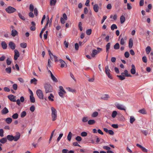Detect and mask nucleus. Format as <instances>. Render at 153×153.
<instances>
[{"mask_svg": "<svg viewBox=\"0 0 153 153\" xmlns=\"http://www.w3.org/2000/svg\"><path fill=\"white\" fill-rule=\"evenodd\" d=\"M51 114L52 120L54 121L56 120L57 118V112L55 108L53 107H51Z\"/></svg>", "mask_w": 153, "mask_h": 153, "instance_id": "obj_1", "label": "nucleus"}, {"mask_svg": "<svg viewBox=\"0 0 153 153\" xmlns=\"http://www.w3.org/2000/svg\"><path fill=\"white\" fill-rule=\"evenodd\" d=\"M44 88L46 93L51 92L53 91L52 87L50 84H45V85Z\"/></svg>", "mask_w": 153, "mask_h": 153, "instance_id": "obj_2", "label": "nucleus"}, {"mask_svg": "<svg viewBox=\"0 0 153 153\" xmlns=\"http://www.w3.org/2000/svg\"><path fill=\"white\" fill-rule=\"evenodd\" d=\"M5 10L8 13H12L15 12L16 10L14 8L9 6L6 8Z\"/></svg>", "mask_w": 153, "mask_h": 153, "instance_id": "obj_3", "label": "nucleus"}, {"mask_svg": "<svg viewBox=\"0 0 153 153\" xmlns=\"http://www.w3.org/2000/svg\"><path fill=\"white\" fill-rule=\"evenodd\" d=\"M36 94L39 99L43 100L44 99V95L42 91L40 89H38L36 91Z\"/></svg>", "mask_w": 153, "mask_h": 153, "instance_id": "obj_4", "label": "nucleus"}, {"mask_svg": "<svg viewBox=\"0 0 153 153\" xmlns=\"http://www.w3.org/2000/svg\"><path fill=\"white\" fill-rule=\"evenodd\" d=\"M105 72L106 74L108 76V77L110 79H112V77L111 75L110 74V70L109 69L108 66L106 65L105 68Z\"/></svg>", "mask_w": 153, "mask_h": 153, "instance_id": "obj_5", "label": "nucleus"}, {"mask_svg": "<svg viewBox=\"0 0 153 153\" xmlns=\"http://www.w3.org/2000/svg\"><path fill=\"white\" fill-rule=\"evenodd\" d=\"M115 105L116 107L119 109L121 110H126L125 107L123 105L119 103H117L115 104Z\"/></svg>", "mask_w": 153, "mask_h": 153, "instance_id": "obj_6", "label": "nucleus"}, {"mask_svg": "<svg viewBox=\"0 0 153 153\" xmlns=\"http://www.w3.org/2000/svg\"><path fill=\"white\" fill-rule=\"evenodd\" d=\"M20 134L19 132H16L15 136H13V140L15 141H17L20 138Z\"/></svg>", "mask_w": 153, "mask_h": 153, "instance_id": "obj_7", "label": "nucleus"}, {"mask_svg": "<svg viewBox=\"0 0 153 153\" xmlns=\"http://www.w3.org/2000/svg\"><path fill=\"white\" fill-rule=\"evenodd\" d=\"M14 59L15 60H16L19 56L20 54L19 52L17 50H14Z\"/></svg>", "mask_w": 153, "mask_h": 153, "instance_id": "obj_8", "label": "nucleus"}, {"mask_svg": "<svg viewBox=\"0 0 153 153\" xmlns=\"http://www.w3.org/2000/svg\"><path fill=\"white\" fill-rule=\"evenodd\" d=\"M8 99L11 101L15 102L16 100L15 99L16 97L12 94L9 95L7 97Z\"/></svg>", "mask_w": 153, "mask_h": 153, "instance_id": "obj_9", "label": "nucleus"}, {"mask_svg": "<svg viewBox=\"0 0 153 153\" xmlns=\"http://www.w3.org/2000/svg\"><path fill=\"white\" fill-rule=\"evenodd\" d=\"M9 45L12 50H14L15 48V45L13 42H10L9 44Z\"/></svg>", "mask_w": 153, "mask_h": 153, "instance_id": "obj_10", "label": "nucleus"}, {"mask_svg": "<svg viewBox=\"0 0 153 153\" xmlns=\"http://www.w3.org/2000/svg\"><path fill=\"white\" fill-rule=\"evenodd\" d=\"M59 62L61 63L60 67L61 68H62L65 67V66H67L66 64L63 60L60 59L59 60Z\"/></svg>", "mask_w": 153, "mask_h": 153, "instance_id": "obj_11", "label": "nucleus"}, {"mask_svg": "<svg viewBox=\"0 0 153 153\" xmlns=\"http://www.w3.org/2000/svg\"><path fill=\"white\" fill-rule=\"evenodd\" d=\"M9 111L7 108L6 107H4L1 111V113L2 114H6L8 113Z\"/></svg>", "mask_w": 153, "mask_h": 153, "instance_id": "obj_12", "label": "nucleus"}, {"mask_svg": "<svg viewBox=\"0 0 153 153\" xmlns=\"http://www.w3.org/2000/svg\"><path fill=\"white\" fill-rule=\"evenodd\" d=\"M110 97L108 94H105L103 95L101 97V99L104 100H108Z\"/></svg>", "mask_w": 153, "mask_h": 153, "instance_id": "obj_13", "label": "nucleus"}, {"mask_svg": "<svg viewBox=\"0 0 153 153\" xmlns=\"http://www.w3.org/2000/svg\"><path fill=\"white\" fill-rule=\"evenodd\" d=\"M18 32L15 30L13 29L12 30L11 35L13 36L14 37L18 35Z\"/></svg>", "mask_w": 153, "mask_h": 153, "instance_id": "obj_14", "label": "nucleus"}, {"mask_svg": "<svg viewBox=\"0 0 153 153\" xmlns=\"http://www.w3.org/2000/svg\"><path fill=\"white\" fill-rule=\"evenodd\" d=\"M99 6L97 4H96L94 5L93 9L94 11L96 12H97L99 10Z\"/></svg>", "mask_w": 153, "mask_h": 153, "instance_id": "obj_15", "label": "nucleus"}, {"mask_svg": "<svg viewBox=\"0 0 153 153\" xmlns=\"http://www.w3.org/2000/svg\"><path fill=\"white\" fill-rule=\"evenodd\" d=\"M1 45L3 49H5L7 47V44L4 41H3L1 43Z\"/></svg>", "mask_w": 153, "mask_h": 153, "instance_id": "obj_16", "label": "nucleus"}, {"mask_svg": "<svg viewBox=\"0 0 153 153\" xmlns=\"http://www.w3.org/2000/svg\"><path fill=\"white\" fill-rule=\"evenodd\" d=\"M120 22L121 24L124 23L126 20L125 17L123 16H121L120 17Z\"/></svg>", "mask_w": 153, "mask_h": 153, "instance_id": "obj_17", "label": "nucleus"}, {"mask_svg": "<svg viewBox=\"0 0 153 153\" xmlns=\"http://www.w3.org/2000/svg\"><path fill=\"white\" fill-rule=\"evenodd\" d=\"M13 136L12 135H8L7 137V139L9 141H12L13 140Z\"/></svg>", "mask_w": 153, "mask_h": 153, "instance_id": "obj_18", "label": "nucleus"}, {"mask_svg": "<svg viewBox=\"0 0 153 153\" xmlns=\"http://www.w3.org/2000/svg\"><path fill=\"white\" fill-rule=\"evenodd\" d=\"M110 45L111 44L110 42L108 43L106 45V52L108 53H109V50L110 48Z\"/></svg>", "mask_w": 153, "mask_h": 153, "instance_id": "obj_19", "label": "nucleus"}, {"mask_svg": "<svg viewBox=\"0 0 153 153\" xmlns=\"http://www.w3.org/2000/svg\"><path fill=\"white\" fill-rule=\"evenodd\" d=\"M95 121L94 120H90L88 121V124L90 125H93L95 124Z\"/></svg>", "mask_w": 153, "mask_h": 153, "instance_id": "obj_20", "label": "nucleus"}, {"mask_svg": "<svg viewBox=\"0 0 153 153\" xmlns=\"http://www.w3.org/2000/svg\"><path fill=\"white\" fill-rule=\"evenodd\" d=\"M98 53V51L94 49L93 50L91 54V56L92 57H94Z\"/></svg>", "mask_w": 153, "mask_h": 153, "instance_id": "obj_21", "label": "nucleus"}, {"mask_svg": "<svg viewBox=\"0 0 153 153\" xmlns=\"http://www.w3.org/2000/svg\"><path fill=\"white\" fill-rule=\"evenodd\" d=\"M129 47L130 48H131L133 45V40L131 39H130L129 41Z\"/></svg>", "mask_w": 153, "mask_h": 153, "instance_id": "obj_22", "label": "nucleus"}, {"mask_svg": "<svg viewBox=\"0 0 153 153\" xmlns=\"http://www.w3.org/2000/svg\"><path fill=\"white\" fill-rule=\"evenodd\" d=\"M151 50V48L150 46H148L146 49V51L147 54H149Z\"/></svg>", "mask_w": 153, "mask_h": 153, "instance_id": "obj_23", "label": "nucleus"}, {"mask_svg": "<svg viewBox=\"0 0 153 153\" xmlns=\"http://www.w3.org/2000/svg\"><path fill=\"white\" fill-rule=\"evenodd\" d=\"M30 100L31 102L32 103H34L35 102V99L33 96V95H30Z\"/></svg>", "mask_w": 153, "mask_h": 153, "instance_id": "obj_24", "label": "nucleus"}, {"mask_svg": "<svg viewBox=\"0 0 153 153\" xmlns=\"http://www.w3.org/2000/svg\"><path fill=\"white\" fill-rule=\"evenodd\" d=\"M12 118L10 117L7 118L5 120L6 122L8 124L12 122Z\"/></svg>", "mask_w": 153, "mask_h": 153, "instance_id": "obj_25", "label": "nucleus"}, {"mask_svg": "<svg viewBox=\"0 0 153 153\" xmlns=\"http://www.w3.org/2000/svg\"><path fill=\"white\" fill-rule=\"evenodd\" d=\"M72 136V134L71 132H70L67 136V139L68 141H70L71 140V137Z\"/></svg>", "mask_w": 153, "mask_h": 153, "instance_id": "obj_26", "label": "nucleus"}, {"mask_svg": "<svg viewBox=\"0 0 153 153\" xmlns=\"http://www.w3.org/2000/svg\"><path fill=\"white\" fill-rule=\"evenodd\" d=\"M7 141L6 138H3L0 139V142L2 144L4 143Z\"/></svg>", "mask_w": 153, "mask_h": 153, "instance_id": "obj_27", "label": "nucleus"}, {"mask_svg": "<svg viewBox=\"0 0 153 153\" xmlns=\"http://www.w3.org/2000/svg\"><path fill=\"white\" fill-rule=\"evenodd\" d=\"M111 28L112 30H114V29H117V27L116 24H113L111 25Z\"/></svg>", "mask_w": 153, "mask_h": 153, "instance_id": "obj_28", "label": "nucleus"}, {"mask_svg": "<svg viewBox=\"0 0 153 153\" xmlns=\"http://www.w3.org/2000/svg\"><path fill=\"white\" fill-rule=\"evenodd\" d=\"M54 97L52 94H50V95L48 97V99L49 100L51 101H53L54 100L53 99V98Z\"/></svg>", "mask_w": 153, "mask_h": 153, "instance_id": "obj_29", "label": "nucleus"}, {"mask_svg": "<svg viewBox=\"0 0 153 153\" xmlns=\"http://www.w3.org/2000/svg\"><path fill=\"white\" fill-rule=\"evenodd\" d=\"M117 114V112L116 111H113L111 114V117L113 118H114L116 116Z\"/></svg>", "mask_w": 153, "mask_h": 153, "instance_id": "obj_30", "label": "nucleus"}, {"mask_svg": "<svg viewBox=\"0 0 153 153\" xmlns=\"http://www.w3.org/2000/svg\"><path fill=\"white\" fill-rule=\"evenodd\" d=\"M135 119L133 116H131L130 117V122L131 123H133L135 121Z\"/></svg>", "mask_w": 153, "mask_h": 153, "instance_id": "obj_31", "label": "nucleus"}, {"mask_svg": "<svg viewBox=\"0 0 153 153\" xmlns=\"http://www.w3.org/2000/svg\"><path fill=\"white\" fill-rule=\"evenodd\" d=\"M51 78L52 80L55 82H57L58 81L56 78L55 77V76L53 75V74H51Z\"/></svg>", "mask_w": 153, "mask_h": 153, "instance_id": "obj_32", "label": "nucleus"}, {"mask_svg": "<svg viewBox=\"0 0 153 153\" xmlns=\"http://www.w3.org/2000/svg\"><path fill=\"white\" fill-rule=\"evenodd\" d=\"M56 0H50V5L51 6H54L56 2Z\"/></svg>", "mask_w": 153, "mask_h": 153, "instance_id": "obj_33", "label": "nucleus"}, {"mask_svg": "<svg viewBox=\"0 0 153 153\" xmlns=\"http://www.w3.org/2000/svg\"><path fill=\"white\" fill-rule=\"evenodd\" d=\"M66 93H64L63 91H59L58 94L62 98H64V95Z\"/></svg>", "mask_w": 153, "mask_h": 153, "instance_id": "obj_34", "label": "nucleus"}, {"mask_svg": "<svg viewBox=\"0 0 153 153\" xmlns=\"http://www.w3.org/2000/svg\"><path fill=\"white\" fill-rule=\"evenodd\" d=\"M20 46L21 47L23 48H25L27 46V44L26 43L23 42L20 44Z\"/></svg>", "mask_w": 153, "mask_h": 153, "instance_id": "obj_35", "label": "nucleus"}, {"mask_svg": "<svg viewBox=\"0 0 153 153\" xmlns=\"http://www.w3.org/2000/svg\"><path fill=\"white\" fill-rule=\"evenodd\" d=\"M124 72L125 73V76L127 77H131V76L128 74V71L126 70H125Z\"/></svg>", "mask_w": 153, "mask_h": 153, "instance_id": "obj_36", "label": "nucleus"}, {"mask_svg": "<svg viewBox=\"0 0 153 153\" xmlns=\"http://www.w3.org/2000/svg\"><path fill=\"white\" fill-rule=\"evenodd\" d=\"M98 114V113L97 111H95L94 112L91 114V117H95L97 116Z\"/></svg>", "mask_w": 153, "mask_h": 153, "instance_id": "obj_37", "label": "nucleus"}, {"mask_svg": "<svg viewBox=\"0 0 153 153\" xmlns=\"http://www.w3.org/2000/svg\"><path fill=\"white\" fill-rule=\"evenodd\" d=\"M114 48L115 49L117 50L120 48V45L118 43H116L114 46Z\"/></svg>", "mask_w": 153, "mask_h": 153, "instance_id": "obj_38", "label": "nucleus"}, {"mask_svg": "<svg viewBox=\"0 0 153 153\" xmlns=\"http://www.w3.org/2000/svg\"><path fill=\"white\" fill-rule=\"evenodd\" d=\"M37 80L35 78H33V79H31L30 80V83H34L35 85L36 84Z\"/></svg>", "mask_w": 153, "mask_h": 153, "instance_id": "obj_39", "label": "nucleus"}, {"mask_svg": "<svg viewBox=\"0 0 153 153\" xmlns=\"http://www.w3.org/2000/svg\"><path fill=\"white\" fill-rule=\"evenodd\" d=\"M26 115V112L25 111H23V112H22V113H21L20 116L22 118H23L25 117Z\"/></svg>", "mask_w": 153, "mask_h": 153, "instance_id": "obj_40", "label": "nucleus"}, {"mask_svg": "<svg viewBox=\"0 0 153 153\" xmlns=\"http://www.w3.org/2000/svg\"><path fill=\"white\" fill-rule=\"evenodd\" d=\"M18 114L17 113H16L12 116V117L13 119H16L18 118Z\"/></svg>", "mask_w": 153, "mask_h": 153, "instance_id": "obj_41", "label": "nucleus"}, {"mask_svg": "<svg viewBox=\"0 0 153 153\" xmlns=\"http://www.w3.org/2000/svg\"><path fill=\"white\" fill-rule=\"evenodd\" d=\"M88 118L87 117H85L82 118V121L83 122H86L88 121Z\"/></svg>", "mask_w": 153, "mask_h": 153, "instance_id": "obj_42", "label": "nucleus"}, {"mask_svg": "<svg viewBox=\"0 0 153 153\" xmlns=\"http://www.w3.org/2000/svg\"><path fill=\"white\" fill-rule=\"evenodd\" d=\"M18 16L19 18L22 20H25V17L23 16L20 13H18Z\"/></svg>", "mask_w": 153, "mask_h": 153, "instance_id": "obj_43", "label": "nucleus"}, {"mask_svg": "<svg viewBox=\"0 0 153 153\" xmlns=\"http://www.w3.org/2000/svg\"><path fill=\"white\" fill-rule=\"evenodd\" d=\"M117 76L118 77L119 79L121 80H123L125 79V76L120 75H117Z\"/></svg>", "mask_w": 153, "mask_h": 153, "instance_id": "obj_44", "label": "nucleus"}, {"mask_svg": "<svg viewBox=\"0 0 153 153\" xmlns=\"http://www.w3.org/2000/svg\"><path fill=\"white\" fill-rule=\"evenodd\" d=\"M5 71L7 73L10 74L11 72V68L10 67L7 68L5 69Z\"/></svg>", "mask_w": 153, "mask_h": 153, "instance_id": "obj_45", "label": "nucleus"}, {"mask_svg": "<svg viewBox=\"0 0 153 153\" xmlns=\"http://www.w3.org/2000/svg\"><path fill=\"white\" fill-rule=\"evenodd\" d=\"M59 91H63V92L64 93H66V91L64 89L63 87L62 86H59Z\"/></svg>", "mask_w": 153, "mask_h": 153, "instance_id": "obj_46", "label": "nucleus"}, {"mask_svg": "<svg viewBox=\"0 0 153 153\" xmlns=\"http://www.w3.org/2000/svg\"><path fill=\"white\" fill-rule=\"evenodd\" d=\"M139 112L143 114H146V111L144 109H142L139 110Z\"/></svg>", "mask_w": 153, "mask_h": 153, "instance_id": "obj_47", "label": "nucleus"}, {"mask_svg": "<svg viewBox=\"0 0 153 153\" xmlns=\"http://www.w3.org/2000/svg\"><path fill=\"white\" fill-rule=\"evenodd\" d=\"M34 8L33 5L31 4H30L29 7L30 10L31 12H33V11Z\"/></svg>", "mask_w": 153, "mask_h": 153, "instance_id": "obj_48", "label": "nucleus"}, {"mask_svg": "<svg viewBox=\"0 0 153 153\" xmlns=\"http://www.w3.org/2000/svg\"><path fill=\"white\" fill-rule=\"evenodd\" d=\"M63 135V134L62 133H61L59 134V136L58 137L57 139V142L60 140L61 138L62 137Z\"/></svg>", "mask_w": 153, "mask_h": 153, "instance_id": "obj_49", "label": "nucleus"}, {"mask_svg": "<svg viewBox=\"0 0 153 153\" xmlns=\"http://www.w3.org/2000/svg\"><path fill=\"white\" fill-rule=\"evenodd\" d=\"M91 31H92V30H91V29H88L86 31V34L87 35H90L91 34Z\"/></svg>", "mask_w": 153, "mask_h": 153, "instance_id": "obj_50", "label": "nucleus"}, {"mask_svg": "<svg viewBox=\"0 0 153 153\" xmlns=\"http://www.w3.org/2000/svg\"><path fill=\"white\" fill-rule=\"evenodd\" d=\"M125 43V39L123 38L121 39L120 41V44L121 45H124Z\"/></svg>", "mask_w": 153, "mask_h": 153, "instance_id": "obj_51", "label": "nucleus"}, {"mask_svg": "<svg viewBox=\"0 0 153 153\" xmlns=\"http://www.w3.org/2000/svg\"><path fill=\"white\" fill-rule=\"evenodd\" d=\"M7 64L8 65H10L11 63V61L10 59L8 58L7 59Z\"/></svg>", "mask_w": 153, "mask_h": 153, "instance_id": "obj_52", "label": "nucleus"}, {"mask_svg": "<svg viewBox=\"0 0 153 153\" xmlns=\"http://www.w3.org/2000/svg\"><path fill=\"white\" fill-rule=\"evenodd\" d=\"M82 23L81 22H79V23L78 27L79 28V29L81 31H82Z\"/></svg>", "mask_w": 153, "mask_h": 153, "instance_id": "obj_53", "label": "nucleus"}, {"mask_svg": "<svg viewBox=\"0 0 153 153\" xmlns=\"http://www.w3.org/2000/svg\"><path fill=\"white\" fill-rule=\"evenodd\" d=\"M81 135L82 137H85L87 136V133L86 132L83 131L81 133Z\"/></svg>", "mask_w": 153, "mask_h": 153, "instance_id": "obj_54", "label": "nucleus"}, {"mask_svg": "<svg viewBox=\"0 0 153 153\" xmlns=\"http://www.w3.org/2000/svg\"><path fill=\"white\" fill-rule=\"evenodd\" d=\"M35 109V107L34 105H32L30 108V110L32 112H33Z\"/></svg>", "mask_w": 153, "mask_h": 153, "instance_id": "obj_55", "label": "nucleus"}, {"mask_svg": "<svg viewBox=\"0 0 153 153\" xmlns=\"http://www.w3.org/2000/svg\"><path fill=\"white\" fill-rule=\"evenodd\" d=\"M0 136L1 137L4 136V131L2 129H0Z\"/></svg>", "mask_w": 153, "mask_h": 153, "instance_id": "obj_56", "label": "nucleus"}, {"mask_svg": "<svg viewBox=\"0 0 153 153\" xmlns=\"http://www.w3.org/2000/svg\"><path fill=\"white\" fill-rule=\"evenodd\" d=\"M17 85L16 84H14L13 85V88L14 90H16L17 88Z\"/></svg>", "mask_w": 153, "mask_h": 153, "instance_id": "obj_57", "label": "nucleus"}, {"mask_svg": "<svg viewBox=\"0 0 153 153\" xmlns=\"http://www.w3.org/2000/svg\"><path fill=\"white\" fill-rule=\"evenodd\" d=\"M117 16L116 14L114 15L113 16L112 15H111L110 16L111 18H113L114 20H116L117 19Z\"/></svg>", "mask_w": 153, "mask_h": 153, "instance_id": "obj_58", "label": "nucleus"}, {"mask_svg": "<svg viewBox=\"0 0 153 153\" xmlns=\"http://www.w3.org/2000/svg\"><path fill=\"white\" fill-rule=\"evenodd\" d=\"M126 58H128L129 56V53L128 52H126L124 54Z\"/></svg>", "mask_w": 153, "mask_h": 153, "instance_id": "obj_59", "label": "nucleus"}, {"mask_svg": "<svg viewBox=\"0 0 153 153\" xmlns=\"http://www.w3.org/2000/svg\"><path fill=\"white\" fill-rule=\"evenodd\" d=\"M142 60L145 63H146L147 62V58L146 56H144L142 58Z\"/></svg>", "mask_w": 153, "mask_h": 153, "instance_id": "obj_60", "label": "nucleus"}, {"mask_svg": "<svg viewBox=\"0 0 153 153\" xmlns=\"http://www.w3.org/2000/svg\"><path fill=\"white\" fill-rule=\"evenodd\" d=\"M107 18V16H106L105 15L103 16L102 19L101 20V23L102 24L104 22V21Z\"/></svg>", "mask_w": 153, "mask_h": 153, "instance_id": "obj_61", "label": "nucleus"}, {"mask_svg": "<svg viewBox=\"0 0 153 153\" xmlns=\"http://www.w3.org/2000/svg\"><path fill=\"white\" fill-rule=\"evenodd\" d=\"M60 21L62 24H64L65 22V20L62 17L61 18Z\"/></svg>", "mask_w": 153, "mask_h": 153, "instance_id": "obj_62", "label": "nucleus"}, {"mask_svg": "<svg viewBox=\"0 0 153 153\" xmlns=\"http://www.w3.org/2000/svg\"><path fill=\"white\" fill-rule=\"evenodd\" d=\"M76 140L78 141H80L82 140V138L80 136H78L76 138Z\"/></svg>", "mask_w": 153, "mask_h": 153, "instance_id": "obj_63", "label": "nucleus"}, {"mask_svg": "<svg viewBox=\"0 0 153 153\" xmlns=\"http://www.w3.org/2000/svg\"><path fill=\"white\" fill-rule=\"evenodd\" d=\"M68 150L66 149H63L62 151V153H68Z\"/></svg>", "mask_w": 153, "mask_h": 153, "instance_id": "obj_64", "label": "nucleus"}]
</instances>
